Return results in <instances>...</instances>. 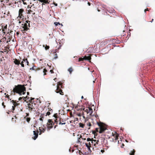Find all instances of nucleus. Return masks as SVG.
<instances>
[{"mask_svg":"<svg viewBox=\"0 0 155 155\" xmlns=\"http://www.w3.org/2000/svg\"><path fill=\"white\" fill-rule=\"evenodd\" d=\"M3 0H0V1H1V2H3Z\"/></svg>","mask_w":155,"mask_h":155,"instance_id":"obj_56","label":"nucleus"},{"mask_svg":"<svg viewBox=\"0 0 155 155\" xmlns=\"http://www.w3.org/2000/svg\"><path fill=\"white\" fill-rule=\"evenodd\" d=\"M24 12V9L22 8L19 9L18 12V17L20 18H23L24 17L23 15V13Z\"/></svg>","mask_w":155,"mask_h":155,"instance_id":"obj_10","label":"nucleus"},{"mask_svg":"<svg viewBox=\"0 0 155 155\" xmlns=\"http://www.w3.org/2000/svg\"><path fill=\"white\" fill-rule=\"evenodd\" d=\"M21 23V21H19V23Z\"/></svg>","mask_w":155,"mask_h":155,"instance_id":"obj_58","label":"nucleus"},{"mask_svg":"<svg viewBox=\"0 0 155 155\" xmlns=\"http://www.w3.org/2000/svg\"><path fill=\"white\" fill-rule=\"evenodd\" d=\"M58 24L59 25H60V24L59 23V22H58Z\"/></svg>","mask_w":155,"mask_h":155,"instance_id":"obj_59","label":"nucleus"},{"mask_svg":"<svg viewBox=\"0 0 155 155\" xmlns=\"http://www.w3.org/2000/svg\"><path fill=\"white\" fill-rule=\"evenodd\" d=\"M48 104H49V105H50V103H49Z\"/></svg>","mask_w":155,"mask_h":155,"instance_id":"obj_63","label":"nucleus"},{"mask_svg":"<svg viewBox=\"0 0 155 155\" xmlns=\"http://www.w3.org/2000/svg\"><path fill=\"white\" fill-rule=\"evenodd\" d=\"M85 145L86 147L87 148V149L88 150L91 151L90 149V147H91L90 145H89V143H85Z\"/></svg>","mask_w":155,"mask_h":155,"instance_id":"obj_20","label":"nucleus"},{"mask_svg":"<svg viewBox=\"0 0 155 155\" xmlns=\"http://www.w3.org/2000/svg\"><path fill=\"white\" fill-rule=\"evenodd\" d=\"M1 42V40H0V42Z\"/></svg>","mask_w":155,"mask_h":155,"instance_id":"obj_61","label":"nucleus"},{"mask_svg":"<svg viewBox=\"0 0 155 155\" xmlns=\"http://www.w3.org/2000/svg\"><path fill=\"white\" fill-rule=\"evenodd\" d=\"M62 83H61V82H59L58 83V84L57 86V88L56 92L57 93H59L61 95H63V92L62 91V90L60 88V86H61Z\"/></svg>","mask_w":155,"mask_h":155,"instance_id":"obj_7","label":"nucleus"},{"mask_svg":"<svg viewBox=\"0 0 155 155\" xmlns=\"http://www.w3.org/2000/svg\"><path fill=\"white\" fill-rule=\"evenodd\" d=\"M112 136L114 137V138H113V141L114 140H115L116 141V140L118 138V135L116 132L112 133Z\"/></svg>","mask_w":155,"mask_h":155,"instance_id":"obj_11","label":"nucleus"},{"mask_svg":"<svg viewBox=\"0 0 155 155\" xmlns=\"http://www.w3.org/2000/svg\"><path fill=\"white\" fill-rule=\"evenodd\" d=\"M88 109V114L89 115H91L93 113V110L91 107H88L87 108Z\"/></svg>","mask_w":155,"mask_h":155,"instance_id":"obj_15","label":"nucleus"},{"mask_svg":"<svg viewBox=\"0 0 155 155\" xmlns=\"http://www.w3.org/2000/svg\"><path fill=\"white\" fill-rule=\"evenodd\" d=\"M43 47H45V49L46 50H47L49 49V46L47 45H46L45 46V45H43Z\"/></svg>","mask_w":155,"mask_h":155,"instance_id":"obj_25","label":"nucleus"},{"mask_svg":"<svg viewBox=\"0 0 155 155\" xmlns=\"http://www.w3.org/2000/svg\"><path fill=\"white\" fill-rule=\"evenodd\" d=\"M23 97H20L19 99H18V100L19 101H20L22 99Z\"/></svg>","mask_w":155,"mask_h":155,"instance_id":"obj_46","label":"nucleus"},{"mask_svg":"<svg viewBox=\"0 0 155 155\" xmlns=\"http://www.w3.org/2000/svg\"><path fill=\"white\" fill-rule=\"evenodd\" d=\"M47 72V71L46 68H44L43 70V72L44 73V75L46 74V72Z\"/></svg>","mask_w":155,"mask_h":155,"instance_id":"obj_29","label":"nucleus"},{"mask_svg":"<svg viewBox=\"0 0 155 155\" xmlns=\"http://www.w3.org/2000/svg\"><path fill=\"white\" fill-rule=\"evenodd\" d=\"M39 130L40 131L39 135H41L42 133H44L45 130V129L42 127L39 128Z\"/></svg>","mask_w":155,"mask_h":155,"instance_id":"obj_14","label":"nucleus"},{"mask_svg":"<svg viewBox=\"0 0 155 155\" xmlns=\"http://www.w3.org/2000/svg\"><path fill=\"white\" fill-rule=\"evenodd\" d=\"M54 57L53 58L54 59H56L57 58H58V56L56 54V52H54Z\"/></svg>","mask_w":155,"mask_h":155,"instance_id":"obj_24","label":"nucleus"},{"mask_svg":"<svg viewBox=\"0 0 155 155\" xmlns=\"http://www.w3.org/2000/svg\"><path fill=\"white\" fill-rule=\"evenodd\" d=\"M83 117L84 118V119L85 118V116H83Z\"/></svg>","mask_w":155,"mask_h":155,"instance_id":"obj_57","label":"nucleus"},{"mask_svg":"<svg viewBox=\"0 0 155 155\" xmlns=\"http://www.w3.org/2000/svg\"><path fill=\"white\" fill-rule=\"evenodd\" d=\"M29 97H28V96H26V97H24L23 98V100L25 101L26 100L29 99Z\"/></svg>","mask_w":155,"mask_h":155,"instance_id":"obj_32","label":"nucleus"},{"mask_svg":"<svg viewBox=\"0 0 155 155\" xmlns=\"http://www.w3.org/2000/svg\"><path fill=\"white\" fill-rule=\"evenodd\" d=\"M84 60H90L91 59V57L90 56H85L84 57Z\"/></svg>","mask_w":155,"mask_h":155,"instance_id":"obj_19","label":"nucleus"},{"mask_svg":"<svg viewBox=\"0 0 155 155\" xmlns=\"http://www.w3.org/2000/svg\"><path fill=\"white\" fill-rule=\"evenodd\" d=\"M27 94L28 95H29V92H27Z\"/></svg>","mask_w":155,"mask_h":155,"instance_id":"obj_53","label":"nucleus"},{"mask_svg":"<svg viewBox=\"0 0 155 155\" xmlns=\"http://www.w3.org/2000/svg\"><path fill=\"white\" fill-rule=\"evenodd\" d=\"M83 110L85 112H86L87 113V114H88V109L87 108L86 109L84 108Z\"/></svg>","mask_w":155,"mask_h":155,"instance_id":"obj_37","label":"nucleus"},{"mask_svg":"<svg viewBox=\"0 0 155 155\" xmlns=\"http://www.w3.org/2000/svg\"><path fill=\"white\" fill-rule=\"evenodd\" d=\"M78 116H81V114H78Z\"/></svg>","mask_w":155,"mask_h":155,"instance_id":"obj_51","label":"nucleus"},{"mask_svg":"<svg viewBox=\"0 0 155 155\" xmlns=\"http://www.w3.org/2000/svg\"><path fill=\"white\" fill-rule=\"evenodd\" d=\"M79 125L80 127L82 128H84L85 126V125L82 123H80Z\"/></svg>","mask_w":155,"mask_h":155,"instance_id":"obj_26","label":"nucleus"},{"mask_svg":"<svg viewBox=\"0 0 155 155\" xmlns=\"http://www.w3.org/2000/svg\"><path fill=\"white\" fill-rule=\"evenodd\" d=\"M54 5L55 6H57L58 5V4L57 3H54Z\"/></svg>","mask_w":155,"mask_h":155,"instance_id":"obj_50","label":"nucleus"},{"mask_svg":"<svg viewBox=\"0 0 155 155\" xmlns=\"http://www.w3.org/2000/svg\"><path fill=\"white\" fill-rule=\"evenodd\" d=\"M35 66H34L33 67H32L31 68H30V70H35V71L36 68H35Z\"/></svg>","mask_w":155,"mask_h":155,"instance_id":"obj_31","label":"nucleus"},{"mask_svg":"<svg viewBox=\"0 0 155 155\" xmlns=\"http://www.w3.org/2000/svg\"><path fill=\"white\" fill-rule=\"evenodd\" d=\"M6 93H5V95H6Z\"/></svg>","mask_w":155,"mask_h":155,"instance_id":"obj_62","label":"nucleus"},{"mask_svg":"<svg viewBox=\"0 0 155 155\" xmlns=\"http://www.w3.org/2000/svg\"><path fill=\"white\" fill-rule=\"evenodd\" d=\"M35 68H36L35 71H39L41 69L40 68H37L36 66L35 67Z\"/></svg>","mask_w":155,"mask_h":155,"instance_id":"obj_35","label":"nucleus"},{"mask_svg":"<svg viewBox=\"0 0 155 155\" xmlns=\"http://www.w3.org/2000/svg\"><path fill=\"white\" fill-rule=\"evenodd\" d=\"M82 138V140H86V138H84L83 137V138Z\"/></svg>","mask_w":155,"mask_h":155,"instance_id":"obj_49","label":"nucleus"},{"mask_svg":"<svg viewBox=\"0 0 155 155\" xmlns=\"http://www.w3.org/2000/svg\"><path fill=\"white\" fill-rule=\"evenodd\" d=\"M51 114V112H49V111H48V112H47V113H46V116H47V115H49L50 114Z\"/></svg>","mask_w":155,"mask_h":155,"instance_id":"obj_36","label":"nucleus"},{"mask_svg":"<svg viewBox=\"0 0 155 155\" xmlns=\"http://www.w3.org/2000/svg\"><path fill=\"white\" fill-rule=\"evenodd\" d=\"M68 71L69 72L70 74H71L73 71V69L71 67L69 68V69H68Z\"/></svg>","mask_w":155,"mask_h":155,"instance_id":"obj_23","label":"nucleus"},{"mask_svg":"<svg viewBox=\"0 0 155 155\" xmlns=\"http://www.w3.org/2000/svg\"><path fill=\"white\" fill-rule=\"evenodd\" d=\"M15 106H12V109H13V110H15Z\"/></svg>","mask_w":155,"mask_h":155,"instance_id":"obj_47","label":"nucleus"},{"mask_svg":"<svg viewBox=\"0 0 155 155\" xmlns=\"http://www.w3.org/2000/svg\"><path fill=\"white\" fill-rule=\"evenodd\" d=\"M12 103L13 104V105L15 107H16V106H17L19 105V103H17L15 101H14V100H12Z\"/></svg>","mask_w":155,"mask_h":155,"instance_id":"obj_17","label":"nucleus"},{"mask_svg":"<svg viewBox=\"0 0 155 155\" xmlns=\"http://www.w3.org/2000/svg\"><path fill=\"white\" fill-rule=\"evenodd\" d=\"M87 4L88 5L90 6L91 5V3L90 2H88Z\"/></svg>","mask_w":155,"mask_h":155,"instance_id":"obj_48","label":"nucleus"},{"mask_svg":"<svg viewBox=\"0 0 155 155\" xmlns=\"http://www.w3.org/2000/svg\"><path fill=\"white\" fill-rule=\"evenodd\" d=\"M135 152V150L134 149H132L130 151V152L129 153L130 155H134Z\"/></svg>","mask_w":155,"mask_h":155,"instance_id":"obj_18","label":"nucleus"},{"mask_svg":"<svg viewBox=\"0 0 155 155\" xmlns=\"http://www.w3.org/2000/svg\"><path fill=\"white\" fill-rule=\"evenodd\" d=\"M7 26L6 25L4 27L2 26V31L3 32V33H5L6 30L7 29Z\"/></svg>","mask_w":155,"mask_h":155,"instance_id":"obj_16","label":"nucleus"},{"mask_svg":"<svg viewBox=\"0 0 155 155\" xmlns=\"http://www.w3.org/2000/svg\"><path fill=\"white\" fill-rule=\"evenodd\" d=\"M87 140L89 141V144L90 145L91 147H92L93 150H96L98 149L99 145V140H94L93 138H88Z\"/></svg>","mask_w":155,"mask_h":155,"instance_id":"obj_2","label":"nucleus"},{"mask_svg":"<svg viewBox=\"0 0 155 155\" xmlns=\"http://www.w3.org/2000/svg\"><path fill=\"white\" fill-rule=\"evenodd\" d=\"M14 60L13 62L16 65H19L20 64V61L18 60L16 58H14L13 59Z\"/></svg>","mask_w":155,"mask_h":155,"instance_id":"obj_13","label":"nucleus"},{"mask_svg":"<svg viewBox=\"0 0 155 155\" xmlns=\"http://www.w3.org/2000/svg\"><path fill=\"white\" fill-rule=\"evenodd\" d=\"M58 23L57 22H54V24L56 26H57L58 25Z\"/></svg>","mask_w":155,"mask_h":155,"instance_id":"obj_40","label":"nucleus"},{"mask_svg":"<svg viewBox=\"0 0 155 155\" xmlns=\"http://www.w3.org/2000/svg\"><path fill=\"white\" fill-rule=\"evenodd\" d=\"M23 61H22L21 62V63H20V64H21V67H24V66H25L24 64H23Z\"/></svg>","mask_w":155,"mask_h":155,"instance_id":"obj_34","label":"nucleus"},{"mask_svg":"<svg viewBox=\"0 0 155 155\" xmlns=\"http://www.w3.org/2000/svg\"><path fill=\"white\" fill-rule=\"evenodd\" d=\"M35 99L34 98H31V99L29 101V103L27 105L28 106V110L31 112L32 111H35V109L36 107V104L33 101Z\"/></svg>","mask_w":155,"mask_h":155,"instance_id":"obj_3","label":"nucleus"},{"mask_svg":"<svg viewBox=\"0 0 155 155\" xmlns=\"http://www.w3.org/2000/svg\"><path fill=\"white\" fill-rule=\"evenodd\" d=\"M26 115L25 117H28L29 115V114L26 113Z\"/></svg>","mask_w":155,"mask_h":155,"instance_id":"obj_44","label":"nucleus"},{"mask_svg":"<svg viewBox=\"0 0 155 155\" xmlns=\"http://www.w3.org/2000/svg\"><path fill=\"white\" fill-rule=\"evenodd\" d=\"M24 118L25 119L26 121L28 123L31 120V118L29 117H25Z\"/></svg>","mask_w":155,"mask_h":155,"instance_id":"obj_21","label":"nucleus"},{"mask_svg":"<svg viewBox=\"0 0 155 155\" xmlns=\"http://www.w3.org/2000/svg\"><path fill=\"white\" fill-rule=\"evenodd\" d=\"M55 123H56L55 122L54 123L52 120L49 119L47 124L48 128L49 129L53 127V126L54 125Z\"/></svg>","mask_w":155,"mask_h":155,"instance_id":"obj_8","label":"nucleus"},{"mask_svg":"<svg viewBox=\"0 0 155 155\" xmlns=\"http://www.w3.org/2000/svg\"><path fill=\"white\" fill-rule=\"evenodd\" d=\"M48 111L51 112H52L53 111V110L51 109V108L49 106V105L48 106Z\"/></svg>","mask_w":155,"mask_h":155,"instance_id":"obj_28","label":"nucleus"},{"mask_svg":"<svg viewBox=\"0 0 155 155\" xmlns=\"http://www.w3.org/2000/svg\"><path fill=\"white\" fill-rule=\"evenodd\" d=\"M122 35H123V36H124V34H122Z\"/></svg>","mask_w":155,"mask_h":155,"instance_id":"obj_64","label":"nucleus"},{"mask_svg":"<svg viewBox=\"0 0 155 155\" xmlns=\"http://www.w3.org/2000/svg\"><path fill=\"white\" fill-rule=\"evenodd\" d=\"M84 60V57L83 58H79L78 59V61H83Z\"/></svg>","mask_w":155,"mask_h":155,"instance_id":"obj_30","label":"nucleus"},{"mask_svg":"<svg viewBox=\"0 0 155 155\" xmlns=\"http://www.w3.org/2000/svg\"><path fill=\"white\" fill-rule=\"evenodd\" d=\"M149 11V10L148 8H147L146 9H145L144 10V12H146V11Z\"/></svg>","mask_w":155,"mask_h":155,"instance_id":"obj_45","label":"nucleus"},{"mask_svg":"<svg viewBox=\"0 0 155 155\" xmlns=\"http://www.w3.org/2000/svg\"><path fill=\"white\" fill-rule=\"evenodd\" d=\"M81 98L82 99H83L84 98L83 96H82V97H81Z\"/></svg>","mask_w":155,"mask_h":155,"instance_id":"obj_55","label":"nucleus"},{"mask_svg":"<svg viewBox=\"0 0 155 155\" xmlns=\"http://www.w3.org/2000/svg\"><path fill=\"white\" fill-rule=\"evenodd\" d=\"M101 152H102V153H103L105 151H104V149H103V150H101Z\"/></svg>","mask_w":155,"mask_h":155,"instance_id":"obj_41","label":"nucleus"},{"mask_svg":"<svg viewBox=\"0 0 155 155\" xmlns=\"http://www.w3.org/2000/svg\"><path fill=\"white\" fill-rule=\"evenodd\" d=\"M53 116L55 118H56V119L54 120V121L55 123H56V125L54 126L55 128L57 126L58 121L59 122V124L60 125L65 124H66L64 122V121L63 119H61V118L58 117L57 114H54Z\"/></svg>","mask_w":155,"mask_h":155,"instance_id":"obj_5","label":"nucleus"},{"mask_svg":"<svg viewBox=\"0 0 155 155\" xmlns=\"http://www.w3.org/2000/svg\"><path fill=\"white\" fill-rule=\"evenodd\" d=\"M87 125L89 127H91V124L90 122H89L87 124Z\"/></svg>","mask_w":155,"mask_h":155,"instance_id":"obj_38","label":"nucleus"},{"mask_svg":"<svg viewBox=\"0 0 155 155\" xmlns=\"http://www.w3.org/2000/svg\"><path fill=\"white\" fill-rule=\"evenodd\" d=\"M2 105L3 106V107L4 108H5V105H4V102H3L2 103Z\"/></svg>","mask_w":155,"mask_h":155,"instance_id":"obj_39","label":"nucleus"},{"mask_svg":"<svg viewBox=\"0 0 155 155\" xmlns=\"http://www.w3.org/2000/svg\"><path fill=\"white\" fill-rule=\"evenodd\" d=\"M5 97L6 98H7L8 99H10V97H9V96L8 95H7L5 96Z\"/></svg>","mask_w":155,"mask_h":155,"instance_id":"obj_42","label":"nucleus"},{"mask_svg":"<svg viewBox=\"0 0 155 155\" xmlns=\"http://www.w3.org/2000/svg\"><path fill=\"white\" fill-rule=\"evenodd\" d=\"M12 92L14 93V95L15 94V93L18 94L20 95L22 94H24L26 92V88L24 85L18 84L17 85H15Z\"/></svg>","mask_w":155,"mask_h":155,"instance_id":"obj_1","label":"nucleus"},{"mask_svg":"<svg viewBox=\"0 0 155 155\" xmlns=\"http://www.w3.org/2000/svg\"><path fill=\"white\" fill-rule=\"evenodd\" d=\"M40 118L39 119V120H41V121H42L43 119H44V117L43 116V115H41V116H40Z\"/></svg>","mask_w":155,"mask_h":155,"instance_id":"obj_33","label":"nucleus"},{"mask_svg":"<svg viewBox=\"0 0 155 155\" xmlns=\"http://www.w3.org/2000/svg\"><path fill=\"white\" fill-rule=\"evenodd\" d=\"M97 124L99 128H96L95 131L96 132H99L100 133H103L106 130V128L105 124L101 122L97 123Z\"/></svg>","mask_w":155,"mask_h":155,"instance_id":"obj_4","label":"nucleus"},{"mask_svg":"<svg viewBox=\"0 0 155 155\" xmlns=\"http://www.w3.org/2000/svg\"><path fill=\"white\" fill-rule=\"evenodd\" d=\"M153 19H152V20L150 21V22H152L153 21Z\"/></svg>","mask_w":155,"mask_h":155,"instance_id":"obj_52","label":"nucleus"},{"mask_svg":"<svg viewBox=\"0 0 155 155\" xmlns=\"http://www.w3.org/2000/svg\"><path fill=\"white\" fill-rule=\"evenodd\" d=\"M16 34H17V35H19V32H16Z\"/></svg>","mask_w":155,"mask_h":155,"instance_id":"obj_54","label":"nucleus"},{"mask_svg":"<svg viewBox=\"0 0 155 155\" xmlns=\"http://www.w3.org/2000/svg\"><path fill=\"white\" fill-rule=\"evenodd\" d=\"M38 130L37 131H35V130L33 131V134L34 135V136L32 137V138L34 140H36L38 137Z\"/></svg>","mask_w":155,"mask_h":155,"instance_id":"obj_12","label":"nucleus"},{"mask_svg":"<svg viewBox=\"0 0 155 155\" xmlns=\"http://www.w3.org/2000/svg\"><path fill=\"white\" fill-rule=\"evenodd\" d=\"M122 145H123V146H124V144H123Z\"/></svg>","mask_w":155,"mask_h":155,"instance_id":"obj_60","label":"nucleus"},{"mask_svg":"<svg viewBox=\"0 0 155 155\" xmlns=\"http://www.w3.org/2000/svg\"><path fill=\"white\" fill-rule=\"evenodd\" d=\"M50 72L51 73H53L54 71H53L52 70H50Z\"/></svg>","mask_w":155,"mask_h":155,"instance_id":"obj_43","label":"nucleus"},{"mask_svg":"<svg viewBox=\"0 0 155 155\" xmlns=\"http://www.w3.org/2000/svg\"><path fill=\"white\" fill-rule=\"evenodd\" d=\"M27 23H25L24 24H22V25L23 26H21L20 28L21 31L22 32V33H24L28 31L29 28H28V26L29 27H30L29 23H28L29 21H26Z\"/></svg>","mask_w":155,"mask_h":155,"instance_id":"obj_6","label":"nucleus"},{"mask_svg":"<svg viewBox=\"0 0 155 155\" xmlns=\"http://www.w3.org/2000/svg\"><path fill=\"white\" fill-rule=\"evenodd\" d=\"M82 136L81 135H80V137H79L78 139V140L77 142V143H81V142L80 141V138H82Z\"/></svg>","mask_w":155,"mask_h":155,"instance_id":"obj_27","label":"nucleus"},{"mask_svg":"<svg viewBox=\"0 0 155 155\" xmlns=\"http://www.w3.org/2000/svg\"><path fill=\"white\" fill-rule=\"evenodd\" d=\"M23 61H24L26 63L27 65H29V62L28 61V60L27 58H24L23 59Z\"/></svg>","mask_w":155,"mask_h":155,"instance_id":"obj_22","label":"nucleus"},{"mask_svg":"<svg viewBox=\"0 0 155 155\" xmlns=\"http://www.w3.org/2000/svg\"><path fill=\"white\" fill-rule=\"evenodd\" d=\"M35 8L34 5H33L30 7L28 10V14H31L32 15H34L35 14Z\"/></svg>","mask_w":155,"mask_h":155,"instance_id":"obj_9","label":"nucleus"}]
</instances>
